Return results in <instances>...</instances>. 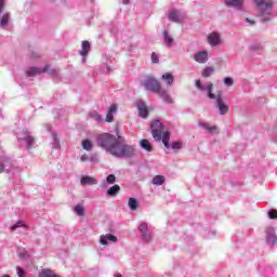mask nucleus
Instances as JSON below:
<instances>
[{"instance_id": "nucleus-1", "label": "nucleus", "mask_w": 277, "mask_h": 277, "mask_svg": "<svg viewBox=\"0 0 277 277\" xmlns=\"http://www.w3.org/2000/svg\"><path fill=\"white\" fill-rule=\"evenodd\" d=\"M97 146H101L108 155L119 159L135 157V146L126 144L124 137H116L114 134L102 133L97 135Z\"/></svg>"}, {"instance_id": "nucleus-2", "label": "nucleus", "mask_w": 277, "mask_h": 277, "mask_svg": "<svg viewBox=\"0 0 277 277\" xmlns=\"http://www.w3.org/2000/svg\"><path fill=\"white\" fill-rule=\"evenodd\" d=\"M208 91V97L211 100H216V105L219 107V114L220 116H225L228 114V105L224 103V100H222V91L216 92V94L213 93V83L208 84L207 87Z\"/></svg>"}, {"instance_id": "nucleus-3", "label": "nucleus", "mask_w": 277, "mask_h": 277, "mask_svg": "<svg viewBox=\"0 0 277 277\" xmlns=\"http://www.w3.org/2000/svg\"><path fill=\"white\" fill-rule=\"evenodd\" d=\"M256 5L261 12L262 22L267 23L272 21V6L274 2L272 0H256Z\"/></svg>"}, {"instance_id": "nucleus-4", "label": "nucleus", "mask_w": 277, "mask_h": 277, "mask_svg": "<svg viewBox=\"0 0 277 277\" xmlns=\"http://www.w3.org/2000/svg\"><path fill=\"white\" fill-rule=\"evenodd\" d=\"M143 85L145 89L149 90V92H154V94H159L163 90L161 89V83L159 80L150 76L145 78Z\"/></svg>"}, {"instance_id": "nucleus-5", "label": "nucleus", "mask_w": 277, "mask_h": 277, "mask_svg": "<svg viewBox=\"0 0 277 277\" xmlns=\"http://www.w3.org/2000/svg\"><path fill=\"white\" fill-rule=\"evenodd\" d=\"M163 133V123L159 120L151 122V135L157 142H161V135Z\"/></svg>"}, {"instance_id": "nucleus-6", "label": "nucleus", "mask_w": 277, "mask_h": 277, "mask_svg": "<svg viewBox=\"0 0 277 277\" xmlns=\"http://www.w3.org/2000/svg\"><path fill=\"white\" fill-rule=\"evenodd\" d=\"M49 70V66H44L42 69L38 67H30L26 70L27 77H36L38 75H42V72H47Z\"/></svg>"}, {"instance_id": "nucleus-7", "label": "nucleus", "mask_w": 277, "mask_h": 277, "mask_svg": "<svg viewBox=\"0 0 277 277\" xmlns=\"http://www.w3.org/2000/svg\"><path fill=\"white\" fill-rule=\"evenodd\" d=\"M111 241L113 243H116V241H118V237L111 235V234H107V235H102L100 237V243L102 246H107V242Z\"/></svg>"}, {"instance_id": "nucleus-8", "label": "nucleus", "mask_w": 277, "mask_h": 277, "mask_svg": "<svg viewBox=\"0 0 277 277\" xmlns=\"http://www.w3.org/2000/svg\"><path fill=\"white\" fill-rule=\"evenodd\" d=\"M194 60L198 62V64H205L207 60H209V53H207V51L198 52L195 54Z\"/></svg>"}, {"instance_id": "nucleus-9", "label": "nucleus", "mask_w": 277, "mask_h": 277, "mask_svg": "<svg viewBox=\"0 0 277 277\" xmlns=\"http://www.w3.org/2000/svg\"><path fill=\"white\" fill-rule=\"evenodd\" d=\"M92 49V45L90 44V41L88 40H84L82 41L81 43V50L79 52V54L82 56V57H87L88 53H90V50Z\"/></svg>"}, {"instance_id": "nucleus-10", "label": "nucleus", "mask_w": 277, "mask_h": 277, "mask_svg": "<svg viewBox=\"0 0 277 277\" xmlns=\"http://www.w3.org/2000/svg\"><path fill=\"white\" fill-rule=\"evenodd\" d=\"M97 183H98V180L90 175H83L80 180L81 185H96Z\"/></svg>"}, {"instance_id": "nucleus-11", "label": "nucleus", "mask_w": 277, "mask_h": 277, "mask_svg": "<svg viewBox=\"0 0 277 277\" xmlns=\"http://www.w3.org/2000/svg\"><path fill=\"white\" fill-rule=\"evenodd\" d=\"M199 126H201L202 129H207V131H208V133H210V135H215L216 133H220L217 126H209L203 122H199Z\"/></svg>"}, {"instance_id": "nucleus-12", "label": "nucleus", "mask_w": 277, "mask_h": 277, "mask_svg": "<svg viewBox=\"0 0 277 277\" xmlns=\"http://www.w3.org/2000/svg\"><path fill=\"white\" fill-rule=\"evenodd\" d=\"M137 107L140 117L148 118V107H146V104H144V102H141L137 104Z\"/></svg>"}, {"instance_id": "nucleus-13", "label": "nucleus", "mask_w": 277, "mask_h": 277, "mask_svg": "<svg viewBox=\"0 0 277 277\" xmlns=\"http://www.w3.org/2000/svg\"><path fill=\"white\" fill-rule=\"evenodd\" d=\"M184 18L185 17L183 15H180V13L176 11H173L169 14V19L173 23H183Z\"/></svg>"}, {"instance_id": "nucleus-14", "label": "nucleus", "mask_w": 277, "mask_h": 277, "mask_svg": "<svg viewBox=\"0 0 277 277\" xmlns=\"http://www.w3.org/2000/svg\"><path fill=\"white\" fill-rule=\"evenodd\" d=\"M117 110H118V106H116V104H113L109 107L108 113L106 115V122H111L114 120V114H116Z\"/></svg>"}, {"instance_id": "nucleus-15", "label": "nucleus", "mask_w": 277, "mask_h": 277, "mask_svg": "<svg viewBox=\"0 0 277 277\" xmlns=\"http://www.w3.org/2000/svg\"><path fill=\"white\" fill-rule=\"evenodd\" d=\"M12 18V15L10 12L4 13L0 18V27H8L10 25V19Z\"/></svg>"}, {"instance_id": "nucleus-16", "label": "nucleus", "mask_w": 277, "mask_h": 277, "mask_svg": "<svg viewBox=\"0 0 277 277\" xmlns=\"http://www.w3.org/2000/svg\"><path fill=\"white\" fill-rule=\"evenodd\" d=\"M158 96H160V98H162L164 103H168L169 105H171V103H174V100H172V97L168 94V91L163 89L158 93Z\"/></svg>"}, {"instance_id": "nucleus-17", "label": "nucleus", "mask_w": 277, "mask_h": 277, "mask_svg": "<svg viewBox=\"0 0 277 277\" xmlns=\"http://www.w3.org/2000/svg\"><path fill=\"white\" fill-rule=\"evenodd\" d=\"M119 193H120V185L115 184L107 190V196H110L111 198H114L118 196Z\"/></svg>"}, {"instance_id": "nucleus-18", "label": "nucleus", "mask_w": 277, "mask_h": 277, "mask_svg": "<svg viewBox=\"0 0 277 277\" xmlns=\"http://www.w3.org/2000/svg\"><path fill=\"white\" fill-rule=\"evenodd\" d=\"M208 42L211 47H217V44H222V39L220 36H208Z\"/></svg>"}, {"instance_id": "nucleus-19", "label": "nucleus", "mask_w": 277, "mask_h": 277, "mask_svg": "<svg viewBox=\"0 0 277 277\" xmlns=\"http://www.w3.org/2000/svg\"><path fill=\"white\" fill-rule=\"evenodd\" d=\"M141 147L143 148V150H146L147 153H153V145L146 138L141 140Z\"/></svg>"}, {"instance_id": "nucleus-20", "label": "nucleus", "mask_w": 277, "mask_h": 277, "mask_svg": "<svg viewBox=\"0 0 277 277\" xmlns=\"http://www.w3.org/2000/svg\"><path fill=\"white\" fill-rule=\"evenodd\" d=\"M153 185H163L166 183V176L163 175H155L151 180Z\"/></svg>"}, {"instance_id": "nucleus-21", "label": "nucleus", "mask_w": 277, "mask_h": 277, "mask_svg": "<svg viewBox=\"0 0 277 277\" xmlns=\"http://www.w3.org/2000/svg\"><path fill=\"white\" fill-rule=\"evenodd\" d=\"M161 140L166 148H170V132H162Z\"/></svg>"}, {"instance_id": "nucleus-22", "label": "nucleus", "mask_w": 277, "mask_h": 277, "mask_svg": "<svg viewBox=\"0 0 277 277\" xmlns=\"http://www.w3.org/2000/svg\"><path fill=\"white\" fill-rule=\"evenodd\" d=\"M229 8H241L243 5V0H226Z\"/></svg>"}, {"instance_id": "nucleus-23", "label": "nucleus", "mask_w": 277, "mask_h": 277, "mask_svg": "<svg viewBox=\"0 0 277 277\" xmlns=\"http://www.w3.org/2000/svg\"><path fill=\"white\" fill-rule=\"evenodd\" d=\"M161 79H163L164 81H167V85H172V83H174V76H172V74H164L161 76Z\"/></svg>"}, {"instance_id": "nucleus-24", "label": "nucleus", "mask_w": 277, "mask_h": 277, "mask_svg": "<svg viewBox=\"0 0 277 277\" xmlns=\"http://www.w3.org/2000/svg\"><path fill=\"white\" fill-rule=\"evenodd\" d=\"M128 205H129V208L132 210V211H137V199L135 198H130L129 201H128Z\"/></svg>"}, {"instance_id": "nucleus-25", "label": "nucleus", "mask_w": 277, "mask_h": 277, "mask_svg": "<svg viewBox=\"0 0 277 277\" xmlns=\"http://www.w3.org/2000/svg\"><path fill=\"white\" fill-rule=\"evenodd\" d=\"M213 72H215V69L213 67H206L202 70V77L207 78V77H211V75H213Z\"/></svg>"}, {"instance_id": "nucleus-26", "label": "nucleus", "mask_w": 277, "mask_h": 277, "mask_svg": "<svg viewBox=\"0 0 277 277\" xmlns=\"http://www.w3.org/2000/svg\"><path fill=\"white\" fill-rule=\"evenodd\" d=\"M75 213H77V215H80V217H83V215H85V209L83 208V206L77 205L75 207Z\"/></svg>"}, {"instance_id": "nucleus-27", "label": "nucleus", "mask_w": 277, "mask_h": 277, "mask_svg": "<svg viewBox=\"0 0 277 277\" xmlns=\"http://www.w3.org/2000/svg\"><path fill=\"white\" fill-rule=\"evenodd\" d=\"M16 228H28V226L23 221H17L15 225L11 226V230L14 232Z\"/></svg>"}, {"instance_id": "nucleus-28", "label": "nucleus", "mask_w": 277, "mask_h": 277, "mask_svg": "<svg viewBox=\"0 0 277 277\" xmlns=\"http://www.w3.org/2000/svg\"><path fill=\"white\" fill-rule=\"evenodd\" d=\"M82 148L88 151L92 150V142L90 140L82 141Z\"/></svg>"}, {"instance_id": "nucleus-29", "label": "nucleus", "mask_w": 277, "mask_h": 277, "mask_svg": "<svg viewBox=\"0 0 277 277\" xmlns=\"http://www.w3.org/2000/svg\"><path fill=\"white\" fill-rule=\"evenodd\" d=\"M267 242L272 243L274 246V243H277V236L275 234H268L267 235Z\"/></svg>"}, {"instance_id": "nucleus-30", "label": "nucleus", "mask_w": 277, "mask_h": 277, "mask_svg": "<svg viewBox=\"0 0 277 277\" xmlns=\"http://www.w3.org/2000/svg\"><path fill=\"white\" fill-rule=\"evenodd\" d=\"M90 117L93 118V120H96V122H101L103 120V117L96 111L90 113Z\"/></svg>"}, {"instance_id": "nucleus-31", "label": "nucleus", "mask_w": 277, "mask_h": 277, "mask_svg": "<svg viewBox=\"0 0 277 277\" xmlns=\"http://www.w3.org/2000/svg\"><path fill=\"white\" fill-rule=\"evenodd\" d=\"M164 44H167V47H172V44H174L172 36H164Z\"/></svg>"}, {"instance_id": "nucleus-32", "label": "nucleus", "mask_w": 277, "mask_h": 277, "mask_svg": "<svg viewBox=\"0 0 277 277\" xmlns=\"http://www.w3.org/2000/svg\"><path fill=\"white\" fill-rule=\"evenodd\" d=\"M138 230L140 233H148V224L146 223H141L140 226H138Z\"/></svg>"}, {"instance_id": "nucleus-33", "label": "nucleus", "mask_w": 277, "mask_h": 277, "mask_svg": "<svg viewBox=\"0 0 277 277\" xmlns=\"http://www.w3.org/2000/svg\"><path fill=\"white\" fill-rule=\"evenodd\" d=\"M106 181L109 185H114V183H116V175L114 174H109L107 177H106Z\"/></svg>"}, {"instance_id": "nucleus-34", "label": "nucleus", "mask_w": 277, "mask_h": 277, "mask_svg": "<svg viewBox=\"0 0 277 277\" xmlns=\"http://www.w3.org/2000/svg\"><path fill=\"white\" fill-rule=\"evenodd\" d=\"M195 85L197 90H200V92H205V85H202V81L196 80Z\"/></svg>"}, {"instance_id": "nucleus-35", "label": "nucleus", "mask_w": 277, "mask_h": 277, "mask_svg": "<svg viewBox=\"0 0 277 277\" xmlns=\"http://www.w3.org/2000/svg\"><path fill=\"white\" fill-rule=\"evenodd\" d=\"M268 217H269L271 220H277V210L272 209V210L268 212Z\"/></svg>"}, {"instance_id": "nucleus-36", "label": "nucleus", "mask_w": 277, "mask_h": 277, "mask_svg": "<svg viewBox=\"0 0 277 277\" xmlns=\"http://www.w3.org/2000/svg\"><path fill=\"white\" fill-rule=\"evenodd\" d=\"M25 142H27L28 144V148H31V146H34V136H26Z\"/></svg>"}, {"instance_id": "nucleus-37", "label": "nucleus", "mask_w": 277, "mask_h": 277, "mask_svg": "<svg viewBox=\"0 0 277 277\" xmlns=\"http://www.w3.org/2000/svg\"><path fill=\"white\" fill-rule=\"evenodd\" d=\"M171 147L173 150H181V148L183 147V144L181 142H175L172 144Z\"/></svg>"}, {"instance_id": "nucleus-38", "label": "nucleus", "mask_w": 277, "mask_h": 277, "mask_svg": "<svg viewBox=\"0 0 277 277\" xmlns=\"http://www.w3.org/2000/svg\"><path fill=\"white\" fill-rule=\"evenodd\" d=\"M151 63L159 64V55H157L155 52L151 53Z\"/></svg>"}, {"instance_id": "nucleus-39", "label": "nucleus", "mask_w": 277, "mask_h": 277, "mask_svg": "<svg viewBox=\"0 0 277 277\" xmlns=\"http://www.w3.org/2000/svg\"><path fill=\"white\" fill-rule=\"evenodd\" d=\"M142 235H143L144 241H150V239H153V236H150V233H148V232H145Z\"/></svg>"}, {"instance_id": "nucleus-40", "label": "nucleus", "mask_w": 277, "mask_h": 277, "mask_svg": "<svg viewBox=\"0 0 277 277\" xmlns=\"http://www.w3.org/2000/svg\"><path fill=\"white\" fill-rule=\"evenodd\" d=\"M16 272L18 277H25V271L21 266L16 267Z\"/></svg>"}, {"instance_id": "nucleus-41", "label": "nucleus", "mask_w": 277, "mask_h": 277, "mask_svg": "<svg viewBox=\"0 0 277 277\" xmlns=\"http://www.w3.org/2000/svg\"><path fill=\"white\" fill-rule=\"evenodd\" d=\"M48 66V70L44 72H48V75H55L56 70L55 68H51V65H45Z\"/></svg>"}, {"instance_id": "nucleus-42", "label": "nucleus", "mask_w": 277, "mask_h": 277, "mask_svg": "<svg viewBox=\"0 0 277 277\" xmlns=\"http://www.w3.org/2000/svg\"><path fill=\"white\" fill-rule=\"evenodd\" d=\"M224 83H225V85H233V83H234L233 78H225Z\"/></svg>"}, {"instance_id": "nucleus-43", "label": "nucleus", "mask_w": 277, "mask_h": 277, "mask_svg": "<svg viewBox=\"0 0 277 277\" xmlns=\"http://www.w3.org/2000/svg\"><path fill=\"white\" fill-rule=\"evenodd\" d=\"M5 10V0H0V13Z\"/></svg>"}, {"instance_id": "nucleus-44", "label": "nucleus", "mask_w": 277, "mask_h": 277, "mask_svg": "<svg viewBox=\"0 0 277 277\" xmlns=\"http://www.w3.org/2000/svg\"><path fill=\"white\" fill-rule=\"evenodd\" d=\"M246 22L249 24V25H255V22H254V19H251L250 17H247L246 18Z\"/></svg>"}, {"instance_id": "nucleus-45", "label": "nucleus", "mask_w": 277, "mask_h": 277, "mask_svg": "<svg viewBox=\"0 0 277 277\" xmlns=\"http://www.w3.org/2000/svg\"><path fill=\"white\" fill-rule=\"evenodd\" d=\"M3 170H5V167L3 164H0V174L1 172H3Z\"/></svg>"}, {"instance_id": "nucleus-46", "label": "nucleus", "mask_w": 277, "mask_h": 277, "mask_svg": "<svg viewBox=\"0 0 277 277\" xmlns=\"http://www.w3.org/2000/svg\"><path fill=\"white\" fill-rule=\"evenodd\" d=\"M54 142H57V134H53Z\"/></svg>"}, {"instance_id": "nucleus-47", "label": "nucleus", "mask_w": 277, "mask_h": 277, "mask_svg": "<svg viewBox=\"0 0 277 277\" xmlns=\"http://www.w3.org/2000/svg\"><path fill=\"white\" fill-rule=\"evenodd\" d=\"M88 158L85 157V156H82L81 158H80V160L81 161H85Z\"/></svg>"}, {"instance_id": "nucleus-48", "label": "nucleus", "mask_w": 277, "mask_h": 277, "mask_svg": "<svg viewBox=\"0 0 277 277\" xmlns=\"http://www.w3.org/2000/svg\"><path fill=\"white\" fill-rule=\"evenodd\" d=\"M124 5L129 4V0H123Z\"/></svg>"}, {"instance_id": "nucleus-49", "label": "nucleus", "mask_w": 277, "mask_h": 277, "mask_svg": "<svg viewBox=\"0 0 277 277\" xmlns=\"http://www.w3.org/2000/svg\"><path fill=\"white\" fill-rule=\"evenodd\" d=\"M210 36H217V34L216 32H212V34H210Z\"/></svg>"}, {"instance_id": "nucleus-50", "label": "nucleus", "mask_w": 277, "mask_h": 277, "mask_svg": "<svg viewBox=\"0 0 277 277\" xmlns=\"http://www.w3.org/2000/svg\"><path fill=\"white\" fill-rule=\"evenodd\" d=\"M115 277H122V275H116Z\"/></svg>"}, {"instance_id": "nucleus-51", "label": "nucleus", "mask_w": 277, "mask_h": 277, "mask_svg": "<svg viewBox=\"0 0 277 277\" xmlns=\"http://www.w3.org/2000/svg\"><path fill=\"white\" fill-rule=\"evenodd\" d=\"M2 277H10V275H3Z\"/></svg>"}]
</instances>
